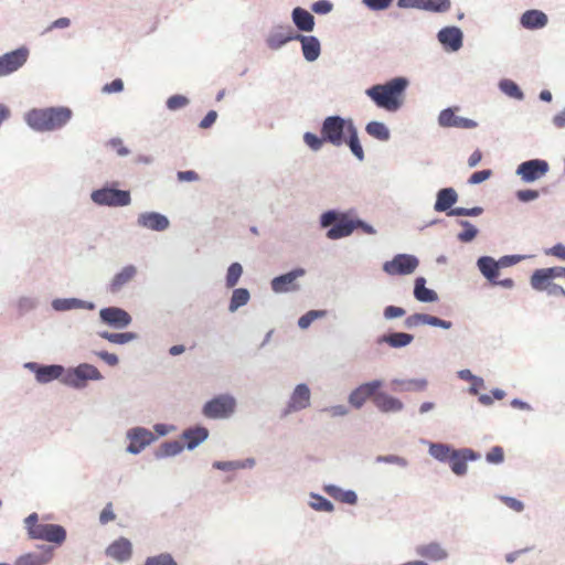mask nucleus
Wrapping results in <instances>:
<instances>
[{"label": "nucleus", "instance_id": "f257e3e1", "mask_svg": "<svg viewBox=\"0 0 565 565\" xmlns=\"http://www.w3.org/2000/svg\"><path fill=\"white\" fill-rule=\"evenodd\" d=\"M407 79L396 77L383 85H374L366 89V95L377 107L388 111H396L403 103V94L407 87Z\"/></svg>", "mask_w": 565, "mask_h": 565}, {"label": "nucleus", "instance_id": "f03ea898", "mask_svg": "<svg viewBox=\"0 0 565 565\" xmlns=\"http://www.w3.org/2000/svg\"><path fill=\"white\" fill-rule=\"evenodd\" d=\"M68 107L35 108L25 115L28 125L38 131L56 130L65 126L72 118Z\"/></svg>", "mask_w": 565, "mask_h": 565}, {"label": "nucleus", "instance_id": "7ed1b4c3", "mask_svg": "<svg viewBox=\"0 0 565 565\" xmlns=\"http://www.w3.org/2000/svg\"><path fill=\"white\" fill-rule=\"evenodd\" d=\"M24 526L31 540L46 541L56 545H62L66 540V531L62 525L40 523L35 512L24 519Z\"/></svg>", "mask_w": 565, "mask_h": 565}, {"label": "nucleus", "instance_id": "20e7f679", "mask_svg": "<svg viewBox=\"0 0 565 565\" xmlns=\"http://www.w3.org/2000/svg\"><path fill=\"white\" fill-rule=\"evenodd\" d=\"M333 226L327 232V237L330 239H339L347 237L354 231V220H350L347 215H339L334 211H328L321 216V226Z\"/></svg>", "mask_w": 565, "mask_h": 565}, {"label": "nucleus", "instance_id": "39448f33", "mask_svg": "<svg viewBox=\"0 0 565 565\" xmlns=\"http://www.w3.org/2000/svg\"><path fill=\"white\" fill-rule=\"evenodd\" d=\"M349 124H353L352 120H345L340 116H329L322 122L321 135L327 142L339 147L345 141L344 135L348 134Z\"/></svg>", "mask_w": 565, "mask_h": 565}, {"label": "nucleus", "instance_id": "423d86ee", "mask_svg": "<svg viewBox=\"0 0 565 565\" xmlns=\"http://www.w3.org/2000/svg\"><path fill=\"white\" fill-rule=\"evenodd\" d=\"M102 379L103 376L96 366L83 363L75 369L68 370L62 381L66 385L83 388L86 386L87 381H98Z\"/></svg>", "mask_w": 565, "mask_h": 565}, {"label": "nucleus", "instance_id": "0eeeda50", "mask_svg": "<svg viewBox=\"0 0 565 565\" xmlns=\"http://www.w3.org/2000/svg\"><path fill=\"white\" fill-rule=\"evenodd\" d=\"M236 402L230 395H218L209 401L203 407V414L207 418H225L235 411Z\"/></svg>", "mask_w": 565, "mask_h": 565}, {"label": "nucleus", "instance_id": "6e6552de", "mask_svg": "<svg viewBox=\"0 0 565 565\" xmlns=\"http://www.w3.org/2000/svg\"><path fill=\"white\" fill-rule=\"evenodd\" d=\"M92 200L98 205L126 206L130 203V193L124 190L104 188L92 193Z\"/></svg>", "mask_w": 565, "mask_h": 565}, {"label": "nucleus", "instance_id": "1a4fd4ad", "mask_svg": "<svg viewBox=\"0 0 565 565\" xmlns=\"http://www.w3.org/2000/svg\"><path fill=\"white\" fill-rule=\"evenodd\" d=\"M418 259L408 254H398L392 260L383 265V270L392 276L409 275L418 267Z\"/></svg>", "mask_w": 565, "mask_h": 565}, {"label": "nucleus", "instance_id": "9d476101", "mask_svg": "<svg viewBox=\"0 0 565 565\" xmlns=\"http://www.w3.org/2000/svg\"><path fill=\"white\" fill-rule=\"evenodd\" d=\"M550 166L545 160L532 159L522 162L516 169V174L525 183L540 180L548 172Z\"/></svg>", "mask_w": 565, "mask_h": 565}, {"label": "nucleus", "instance_id": "9b49d317", "mask_svg": "<svg viewBox=\"0 0 565 565\" xmlns=\"http://www.w3.org/2000/svg\"><path fill=\"white\" fill-rule=\"evenodd\" d=\"M29 57V50L17 49L0 56V77L7 76L22 67Z\"/></svg>", "mask_w": 565, "mask_h": 565}, {"label": "nucleus", "instance_id": "f8f14e48", "mask_svg": "<svg viewBox=\"0 0 565 565\" xmlns=\"http://www.w3.org/2000/svg\"><path fill=\"white\" fill-rule=\"evenodd\" d=\"M305 274V269L297 268L285 275L275 277L271 280V289L277 294L297 290L299 286L296 284V279L302 277Z\"/></svg>", "mask_w": 565, "mask_h": 565}, {"label": "nucleus", "instance_id": "ddd939ff", "mask_svg": "<svg viewBox=\"0 0 565 565\" xmlns=\"http://www.w3.org/2000/svg\"><path fill=\"white\" fill-rule=\"evenodd\" d=\"M130 444L127 450L131 454H139L146 446L150 445L154 440L153 434L142 427H136L127 434Z\"/></svg>", "mask_w": 565, "mask_h": 565}, {"label": "nucleus", "instance_id": "4468645a", "mask_svg": "<svg viewBox=\"0 0 565 565\" xmlns=\"http://www.w3.org/2000/svg\"><path fill=\"white\" fill-rule=\"evenodd\" d=\"M542 274L535 270L531 276V286L537 291H546L550 296L565 297V289L554 284L551 277H541Z\"/></svg>", "mask_w": 565, "mask_h": 565}, {"label": "nucleus", "instance_id": "2eb2a0df", "mask_svg": "<svg viewBox=\"0 0 565 565\" xmlns=\"http://www.w3.org/2000/svg\"><path fill=\"white\" fill-rule=\"evenodd\" d=\"M382 386V382L379 380L364 383L355 388L349 397V402L355 408H360L365 401L375 395L376 391Z\"/></svg>", "mask_w": 565, "mask_h": 565}, {"label": "nucleus", "instance_id": "dca6fc26", "mask_svg": "<svg viewBox=\"0 0 565 565\" xmlns=\"http://www.w3.org/2000/svg\"><path fill=\"white\" fill-rule=\"evenodd\" d=\"M441 127H456L461 129H471L477 127V122L469 118L457 116L452 108L444 109L438 117Z\"/></svg>", "mask_w": 565, "mask_h": 565}, {"label": "nucleus", "instance_id": "f3484780", "mask_svg": "<svg viewBox=\"0 0 565 565\" xmlns=\"http://www.w3.org/2000/svg\"><path fill=\"white\" fill-rule=\"evenodd\" d=\"M513 263L514 262L512 259H509L508 257L502 258L500 262H495L491 257L483 256L478 259V267L482 275L487 277L491 281V284H497L500 264L510 265Z\"/></svg>", "mask_w": 565, "mask_h": 565}, {"label": "nucleus", "instance_id": "a211bd4d", "mask_svg": "<svg viewBox=\"0 0 565 565\" xmlns=\"http://www.w3.org/2000/svg\"><path fill=\"white\" fill-rule=\"evenodd\" d=\"M138 270L134 265L125 266L119 273H117L108 285V291L111 294L119 292L124 287L131 282Z\"/></svg>", "mask_w": 565, "mask_h": 565}, {"label": "nucleus", "instance_id": "6ab92c4d", "mask_svg": "<svg viewBox=\"0 0 565 565\" xmlns=\"http://www.w3.org/2000/svg\"><path fill=\"white\" fill-rule=\"evenodd\" d=\"M99 315L104 322L118 328H124L131 321L130 316L125 310L116 307L102 309Z\"/></svg>", "mask_w": 565, "mask_h": 565}, {"label": "nucleus", "instance_id": "aec40b11", "mask_svg": "<svg viewBox=\"0 0 565 565\" xmlns=\"http://www.w3.org/2000/svg\"><path fill=\"white\" fill-rule=\"evenodd\" d=\"M138 225L152 231H164L169 226V220L157 212H146L138 216Z\"/></svg>", "mask_w": 565, "mask_h": 565}, {"label": "nucleus", "instance_id": "412c9836", "mask_svg": "<svg viewBox=\"0 0 565 565\" xmlns=\"http://www.w3.org/2000/svg\"><path fill=\"white\" fill-rule=\"evenodd\" d=\"M477 456L470 449L455 450L449 458L451 470L457 476H463L467 472V461L475 460Z\"/></svg>", "mask_w": 565, "mask_h": 565}, {"label": "nucleus", "instance_id": "4be33fe9", "mask_svg": "<svg viewBox=\"0 0 565 565\" xmlns=\"http://www.w3.org/2000/svg\"><path fill=\"white\" fill-rule=\"evenodd\" d=\"M438 40L451 51H458L462 45V33L456 26L444 28L438 32Z\"/></svg>", "mask_w": 565, "mask_h": 565}, {"label": "nucleus", "instance_id": "5701e85b", "mask_svg": "<svg viewBox=\"0 0 565 565\" xmlns=\"http://www.w3.org/2000/svg\"><path fill=\"white\" fill-rule=\"evenodd\" d=\"M28 367L35 372V379L40 383H49L63 375L64 369L61 365L38 366L36 363H29Z\"/></svg>", "mask_w": 565, "mask_h": 565}, {"label": "nucleus", "instance_id": "b1692460", "mask_svg": "<svg viewBox=\"0 0 565 565\" xmlns=\"http://www.w3.org/2000/svg\"><path fill=\"white\" fill-rule=\"evenodd\" d=\"M310 405V390L306 384H299L294 390L289 404V411L305 409Z\"/></svg>", "mask_w": 565, "mask_h": 565}, {"label": "nucleus", "instance_id": "393cba45", "mask_svg": "<svg viewBox=\"0 0 565 565\" xmlns=\"http://www.w3.org/2000/svg\"><path fill=\"white\" fill-rule=\"evenodd\" d=\"M295 39L301 42L302 54L308 62H313L319 57L321 49L316 36L296 34Z\"/></svg>", "mask_w": 565, "mask_h": 565}, {"label": "nucleus", "instance_id": "a878e982", "mask_svg": "<svg viewBox=\"0 0 565 565\" xmlns=\"http://www.w3.org/2000/svg\"><path fill=\"white\" fill-rule=\"evenodd\" d=\"M416 554L431 562H440L448 556L447 551L436 542L417 546Z\"/></svg>", "mask_w": 565, "mask_h": 565}, {"label": "nucleus", "instance_id": "bb28decb", "mask_svg": "<svg viewBox=\"0 0 565 565\" xmlns=\"http://www.w3.org/2000/svg\"><path fill=\"white\" fill-rule=\"evenodd\" d=\"M106 554L118 562L128 561L131 556V543L121 537L107 547Z\"/></svg>", "mask_w": 565, "mask_h": 565}, {"label": "nucleus", "instance_id": "cd10ccee", "mask_svg": "<svg viewBox=\"0 0 565 565\" xmlns=\"http://www.w3.org/2000/svg\"><path fill=\"white\" fill-rule=\"evenodd\" d=\"M374 405L383 413H396L403 409V403L385 393H375L373 397Z\"/></svg>", "mask_w": 565, "mask_h": 565}, {"label": "nucleus", "instance_id": "c85d7f7f", "mask_svg": "<svg viewBox=\"0 0 565 565\" xmlns=\"http://www.w3.org/2000/svg\"><path fill=\"white\" fill-rule=\"evenodd\" d=\"M547 21V15L540 10H527L521 17L522 26L529 30L544 28Z\"/></svg>", "mask_w": 565, "mask_h": 565}, {"label": "nucleus", "instance_id": "c756f323", "mask_svg": "<svg viewBox=\"0 0 565 565\" xmlns=\"http://www.w3.org/2000/svg\"><path fill=\"white\" fill-rule=\"evenodd\" d=\"M52 548L45 547L40 553H28L20 556L15 565H45L52 559Z\"/></svg>", "mask_w": 565, "mask_h": 565}, {"label": "nucleus", "instance_id": "7c9ffc66", "mask_svg": "<svg viewBox=\"0 0 565 565\" xmlns=\"http://www.w3.org/2000/svg\"><path fill=\"white\" fill-rule=\"evenodd\" d=\"M457 192L452 188L441 189L437 193V199L434 209L437 212H445L457 202Z\"/></svg>", "mask_w": 565, "mask_h": 565}, {"label": "nucleus", "instance_id": "2f4dec72", "mask_svg": "<svg viewBox=\"0 0 565 565\" xmlns=\"http://www.w3.org/2000/svg\"><path fill=\"white\" fill-rule=\"evenodd\" d=\"M292 19L297 28L301 31L309 32L313 29V15L305 9L296 8L292 12Z\"/></svg>", "mask_w": 565, "mask_h": 565}, {"label": "nucleus", "instance_id": "473e14b6", "mask_svg": "<svg viewBox=\"0 0 565 565\" xmlns=\"http://www.w3.org/2000/svg\"><path fill=\"white\" fill-rule=\"evenodd\" d=\"M324 490L330 497H332L337 501L348 504L356 503L358 497L355 492L352 490H342L337 486H327Z\"/></svg>", "mask_w": 565, "mask_h": 565}, {"label": "nucleus", "instance_id": "72a5a7b5", "mask_svg": "<svg viewBox=\"0 0 565 565\" xmlns=\"http://www.w3.org/2000/svg\"><path fill=\"white\" fill-rule=\"evenodd\" d=\"M207 436L209 431L204 427L190 428L183 433V439L189 449L196 447L200 443L205 440Z\"/></svg>", "mask_w": 565, "mask_h": 565}, {"label": "nucleus", "instance_id": "f704fd0d", "mask_svg": "<svg viewBox=\"0 0 565 565\" xmlns=\"http://www.w3.org/2000/svg\"><path fill=\"white\" fill-rule=\"evenodd\" d=\"M425 284V278H416L414 288L415 298L422 302H433L437 300V294L434 290L426 288Z\"/></svg>", "mask_w": 565, "mask_h": 565}, {"label": "nucleus", "instance_id": "c9c22d12", "mask_svg": "<svg viewBox=\"0 0 565 565\" xmlns=\"http://www.w3.org/2000/svg\"><path fill=\"white\" fill-rule=\"evenodd\" d=\"M348 145L352 151V153L360 160L362 161L364 159V151H363V148L360 143V140H359V136H358V130L354 126V124H349V127H348Z\"/></svg>", "mask_w": 565, "mask_h": 565}, {"label": "nucleus", "instance_id": "e433bc0d", "mask_svg": "<svg viewBox=\"0 0 565 565\" xmlns=\"http://www.w3.org/2000/svg\"><path fill=\"white\" fill-rule=\"evenodd\" d=\"M413 341V335L404 332L391 333L383 335L380 342H386L393 348H402L408 345Z\"/></svg>", "mask_w": 565, "mask_h": 565}, {"label": "nucleus", "instance_id": "4c0bfd02", "mask_svg": "<svg viewBox=\"0 0 565 565\" xmlns=\"http://www.w3.org/2000/svg\"><path fill=\"white\" fill-rule=\"evenodd\" d=\"M365 130L370 136L381 141L390 139V130L383 122L371 121L366 125Z\"/></svg>", "mask_w": 565, "mask_h": 565}, {"label": "nucleus", "instance_id": "58836bf2", "mask_svg": "<svg viewBox=\"0 0 565 565\" xmlns=\"http://www.w3.org/2000/svg\"><path fill=\"white\" fill-rule=\"evenodd\" d=\"M394 390L396 391H424L427 386L425 380H407V381H393Z\"/></svg>", "mask_w": 565, "mask_h": 565}, {"label": "nucleus", "instance_id": "ea45409f", "mask_svg": "<svg viewBox=\"0 0 565 565\" xmlns=\"http://www.w3.org/2000/svg\"><path fill=\"white\" fill-rule=\"evenodd\" d=\"M249 300V292L245 288H238L233 291L228 310L236 311L239 307L245 306Z\"/></svg>", "mask_w": 565, "mask_h": 565}, {"label": "nucleus", "instance_id": "a19ab883", "mask_svg": "<svg viewBox=\"0 0 565 565\" xmlns=\"http://www.w3.org/2000/svg\"><path fill=\"white\" fill-rule=\"evenodd\" d=\"M455 450L444 444H431L429 454L439 461H448Z\"/></svg>", "mask_w": 565, "mask_h": 565}, {"label": "nucleus", "instance_id": "79ce46f5", "mask_svg": "<svg viewBox=\"0 0 565 565\" xmlns=\"http://www.w3.org/2000/svg\"><path fill=\"white\" fill-rule=\"evenodd\" d=\"M422 10L446 12L450 9V0H422Z\"/></svg>", "mask_w": 565, "mask_h": 565}, {"label": "nucleus", "instance_id": "37998d69", "mask_svg": "<svg viewBox=\"0 0 565 565\" xmlns=\"http://www.w3.org/2000/svg\"><path fill=\"white\" fill-rule=\"evenodd\" d=\"M242 273H243V268H242L241 264L233 263L227 269L226 286L228 288H233L238 282V279L241 278Z\"/></svg>", "mask_w": 565, "mask_h": 565}, {"label": "nucleus", "instance_id": "c03bdc74", "mask_svg": "<svg viewBox=\"0 0 565 565\" xmlns=\"http://www.w3.org/2000/svg\"><path fill=\"white\" fill-rule=\"evenodd\" d=\"M310 505L317 511L331 512L333 511V504L319 494H311Z\"/></svg>", "mask_w": 565, "mask_h": 565}, {"label": "nucleus", "instance_id": "a18cd8bd", "mask_svg": "<svg viewBox=\"0 0 565 565\" xmlns=\"http://www.w3.org/2000/svg\"><path fill=\"white\" fill-rule=\"evenodd\" d=\"M100 337L108 340L111 343L124 344V343L131 341L135 338V334L131 332H124V333L103 332V333H100Z\"/></svg>", "mask_w": 565, "mask_h": 565}, {"label": "nucleus", "instance_id": "49530a36", "mask_svg": "<svg viewBox=\"0 0 565 565\" xmlns=\"http://www.w3.org/2000/svg\"><path fill=\"white\" fill-rule=\"evenodd\" d=\"M324 315L326 311L323 310H310L299 318L298 326L301 329H307L316 319L321 318Z\"/></svg>", "mask_w": 565, "mask_h": 565}, {"label": "nucleus", "instance_id": "de8ad7c7", "mask_svg": "<svg viewBox=\"0 0 565 565\" xmlns=\"http://www.w3.org/2000/svg\"><path fill=\"white\" fill-rule=\"evenodd\" d=\"M500 88L510 97H514L518 99H521L523 97V93L521 92L519 86L510 79L502 81L500 83Z\"/></svg>", "mask_w": 565, "mask_h": 565}, {"label": "nucleus", "instance_id": "09e8293b", "mask_svg": "<svg viewBox=\"0 0 565 565\" xmlns=\"http://www.w3.org/2000/svg\"><path fill=\"white\" fill-rule=\"evenodd\" d=\"M53 307L56 310H71L74 308H82L83 301L72 298V299H56L53 302Z\"/></svg>", "mask_w": 565, "mask_h": 565}, {"label": "nucleus", "instance_id": "8fccbe9b", "mask_svg": "<svg viewBox=\"0 0 565 565\" xmlns=\"http://www.w3.org/2000/svg\"><path fill=\"white\" fill-rule=\"evenodd\" d=\"M460 224L465 227L462 232L458 234V238L461 242H471L478 234V230L467 221H461Z\"/></svg>", "mask_w": 565, "mask_h": 565}, {"label": "nucleus", "instance_id": "3c124183", "mask_svg": "<svg viewBox=\"0 0 565 565\" xmlns=\"http://www.w3.org/2000/svg\"><path fill=\"white\" fill-rule=\"evenodd\" d=\"M291 40H296L295 35H291V34L284 35L281 33H276L268 38L267 43L270 49L276 50Z\"/></svg>", "mask_w": 565, "mask_h": 565}, {"label": "nucleus", "instance_id": "603ef678", "mask_svg": "<svg viewBox=\"0 0 565 565\" xmlns=\"http://www.w3.org/2000/svg\"><path fill=\"white\" fill-rule=\"evenodd\" d=\"M303 141L311 150L318 151L321 149L323 142H326V139H323L322 135L321 137H318L312 132H306L303 135Z\"/></svg>", "mask_w": 565, "mask_h": 565}, {"label": "nucleus", "instance_id": "864d4df0", "mask_svg": "<svg viewBox=\"0 0 565 565\" xmlns=\"http://www.w3.org/2000/svg\"><path fill=\"white\" fill-rule=\"evenodd\" d=\"M145 565H178L170 554H160L148 557Z\"/></svg>", "mask_w": 565, "mask_h": 565}, {"label": "nucleus", "instance_id": "5fc2aeb1", "mask_svg": "<svg viewBox=\"0 0 565 565\" xmlns=\"http://www.w3.org/2000/svg\"><path fill=\"white\" fill-rule=\"evenodd\" d=\"M189 104V99L183 95H173L168 98L167 107L170 110H177L185 107Z\"/></svg>", "mask_w": 565, "mask_h": 565}, {"label": "nucleus", "instance_id": "6e6d98bb", "mask_svg": "<svg viewBox=\"0 0 565 565\" xmlns=\"http://www.w3.org/2000/svg\"><path fill=\"white\" fill-rule=\"evenodd\" d=\"M486 459L490 463H501L504 459L503 448L500 446L492 447L487 454Z\"/></svg>", "mask_w": 565, "mask_h": 565}, {"label": "nucleus", "instance_id": "4d7b16f0", "mask_svg": "<svg viewBox=\"0 0 565 565\" xmlns=\"http://www.w3.org/2000/svg\"><path fill=\"white\" fill-rule=\"evenodd\" d=\"M482 213V209L481 207H472V209H466V207H455V209H451L449 212H448V215H457V216H461V215H465V216H478Z\"/></svg>", "mask_w": 565, "mask_h": 565}, {"label": "nucleus", "instance_id": "13d9d810", "mask_svg": "<svg viewBox=\"0 0 565 565\" xmlns=\"http://www.w3.org/2000/svg\"><path fill=\"white\" fill-rule=\"evenodd\" d=\"M424 324H429L433 327H440L444 329H449L452 326L450 321H446V320H443V319H439L437 317L426 315V313H424Z\"/></svg>", "mask_w": 565, "mask_h": 565}, {"label": "nucleus", "instance_id": "bf43d9fd", "mask_svg": "<svg viewBox=\"0 0 565 565\" xmlns=\"http://www.w3.org/2000/svg\"><path fill=\"white\" fill-rule=\"evenodd\" d=\"M536 270L542 274L541 277H551L553 279L558 277H565V267H550Z\"/></svg>", "mask_w": 565, "mask_h": 565}, {"label": "nucleus", "instance_id": "052dcab7", "mask_svg": "<svg viewBox=\"0 0 565 565\" xmlns=\"http://www.w3.org/2000/svg\"><path fill=\"white\" fill-rule=\"evenodd\" d=\"M124 89V82L120 78L114 79L111 83L104 85L103 93L113 94L119 93Z\"/></svg>", "mask_w": 565, "mask_h": 565}, {"label": "nucleus", "instance_id": "680f3d73", "mask_svg": "<svg viewBox=\"0 0 565 565\" xmlns=\"http://www.w3.org/2000/svg\"><path fill=\"white\" fill-rule=\"evenodd\" d=\"M491 174H492L491 170L477 171V172L472 173L471 177L469 178V183L479 184V183L488 180L491 177Z\"/></svg>", "mask_w": 565, "mask_h": 565}, {"label": "nucleus", "instance_id": "e2e57ef3", "mask_svg": "<svg viewBox=\"0 0 565 565\" xmlns=\"http://www.w3.org/2000/svg\"><path fill=\"white\" fill-rule=\"evenodd\" d=\"M363 3L372 10H384L392 3V0H363Z\"/></svg>", "mask_w": 565, "mask_h": 565}, {"label": "nucleus", "instance_id": "0e129e2a", "mask_svg": "<svg viewBox=\"0 0 565 565\" xmlns=\"http://www.w3.org/2000/svg\"><path fill=\"white\" fill-rule=\"evenodd\" d=\"M116 515L113 511V505L111 503H108L100 512L99 521L102 524H107L108 522L114 521Z\"/></svg>", "mask_w": 565, "mask_h": 565}, {"label": "nucleus", "instance_id": "69168bd1", "mask_svg": "<svg viewBox=\"0 0 565 565\" xmlns=\"http://www.w3.org/2000/svg\"><path fill=\"white\" fill-rule=\"evenodd\" d=\"M501 501L515 512H521L524 509L523 503L515 498L502 497Z\"/></svg>", "mask_w": 565, "mask_h": 565}, {"label": "nucleus", "instance_id": "338daca9", "mask_svg": "<svg viewBox=\"0 0 565 565\" xmlns=\"http://www.w3.org/2000/svg\"><path fill=\"white\" fill-rule=\"evenodd\" d=\"M516 198L522 202L533 201L539 198L536 190H520L516 192Z\"/></svg>", "mask_w": 565, "mask_h": 565}, {"label": "nucleus", "instance_id": "774afa93", "mask_svg": "<svg viewBox=\"0 0 565 565\" xmlns=\"http://www.w3.org/2000/svg\"><path fill=\"white\" fill-rule=\"evenodd\" d=\"M119 156H126L129 153V150L124 146V142L120 138H114L108 143Z\"/></svg>", "mask_w": 565, "mask_h": 565}]
</instances>
